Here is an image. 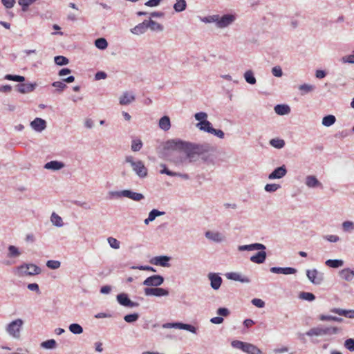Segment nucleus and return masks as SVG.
<instances>
[{"label": "nucleus", "mask_w": 354, "mask_h": 354, "mask_svg": "<svg viewBox=\"0 0 354 354\" xmlns=\"http://www.w3.org/2000/svg\"><path fill=\"white\" fill-rule=\"evenodd\" d=\"M194 118L196 120L199 121V122H201L203 121L207 120V114L205 112H198L195 113Z\"/></svg>", "instance_id": "obj_64"}, {"label": "nucleus", "mask_w": 354, "mask_h": 354, "mask_svg": "<svg viewBox=\"0 0 354 354\" xmlns=\"http://www.w3.org/2000/svg\"><path fill=\"white\" fill-rule=\"evenodd\" d=\"M69 330L75 334L80 335L83 333V328L79 324L73 323L69 325L68 326Z\"/></svg>", "instance_id": "obj_40"}, {"label": "nucleus", "mask_w": 354, "mask_h": 354, "mask_svg": "<svg viewBox=\"0 0 354 354\" xmlns=\"http://www.w3.org/2000/svg\"><path fill=\"white\" fill-rule=\"evenodd\" d=\"M342 229L345 232H350L354 230V223L351 221H346L342 223Z\"/></svg>", "instance_id": "obj_51"}, {"label": "nucleus", "mask_w": 354, "mask_h": 354, "mask_svg": "<svg viewBox=\"0 0 354 354\" xmlns=\"http://www.w3.org/2000/svg\"><path fill=\"white\" fill-rule=\"evenodd\" d=\"M330 312L351 319L354 318V310H344L341 308H334L330 310Z\"/></svg>", "instance_id": "obj_27"}, {"label": "nucleus", "mask_w": 354, "mask_h": 354, "mask_svg": "<svg viewBox=\"0 0 354 354\" xmlns=\"http://www.w3.org/2000/svg\"><path fill=\"white\" fill-rule=\"evenodd\" d=\"M147 23V20H145L142 23L138 24L134 28L131 29V32L137 35L145 33L148 28Z\"/></svg>", "instance_id": "obj_24"}, {"label": "nucleus", "mask_w": 354, "mask_h": 354, "mask_svg": "<svg viewBox=\"0 0 354 354\" xmlns=\"http://www.w3.org/2000/svg\"><path fill=\"white\" fill-rule=\"evenodd\" d=\"M107 241H108L109 245L112 248H113V249H119L120 248V243L116 239H115L113 237H109Z\"/></svg>", "instance_id": "obj_60"}, {"label": "nucleus", "mask_w": 354, "mask_h": 354, "mask_svg": "<svg viewBox=\"0 0 354 354\" xmlns=\"http://www.w3.org/2000/svg\"><path fill=\"white\" fill-rule=\"evenodd\" d=\"M339 277L346 281L350 282L354 278V270L351 268H344L339 272Z\"/></svg>", "instance_id": "obj_23"}, {"label": "nucleus", "mask_w": 354, "mask_h": 354, "mask_svg": "<svg viewBox=\"0 0 354 354\" xmlns=\"http://www.w3.org/2000/svg\"><path fill=\"white\" fill-rule=\"evenodd\" d=\"M236 19L235 14H225L223 16L218 15L217 21V28H225L232 24Z\"/></svg>", "instance_id": "obj_8"}, {"label": "nucleus", "mask_w": 354, "mask_h": 354, "mask_svg": "<svg viewBox=\"0 0 354 354\" xmlns=\"http://www.w3.org/2000/svg\"><path fill=\"white\" fill-rule=\"evenodd\" d=\"M64 164L62 162L57 160H51L44 165L46 169L57 171L64 167Z\"/></svg>", "instance_id": "obj_26"}, {"label": "nucleus", "mask_w": 354, "mask_h": 354, "mask_svg": "<svg viewBox=\"0 0 354 354\" xmlns=\"http://www.w3.org/2000/svg\"><path fill=\"white\" fill-rule=\"evenodd\" d=\"M267 254L265 250H260L255 254L250 257V260L255 263L261 264L265 262Z\"/></svg>", "instance_id": "obj_22"}, {"label": "nucleus", "mask_w": 354, "mask_h": 354, "mask_svg": "<svg viewBox=\"0 0 354 354\" xmlns=\"http://www.w3.org/2000/svg\"><path fill=\"white\" fill-rule=\"evenodd\" d=\"M299 89L301 91H304V93H307L313 91L315 89V86L310 85V84H304L299 86Z\"/></svg>", "instance_id": "obj_61"}, {"label": "nucleus", "mask_w": 354, "mask_h": 354, "mask_svg": "<svg viewBox=\"0 0 354 354\" xmlns=\"http://www.w3.org/2000/svg\"><path fill=\"white\" fill-rule=\"evenodd\" d=\"M266 249V245L259 243L240 245L238 248L239 251L265 250Z\"/></svg>", "instance_id": "obj_18"}, {"label": "nucleus", "mask_w": 354, "mask_h": 354, "mask_svg": "<svg viewBox=\"0 0 354 354\" xmlns=\"http://www.w3.org/2000/svg\"><path fill=\"white\" fill-rule=\"evenodd\" d=\"M41 347L46 349H53L56 347V341L53 339H48L41 344Z\"/></svg>", "instance_id": "obj_44"}, {"label": "nucleus", "mask_w": 354, "mask_h": 354, "mask_svg": "<svg viewBox=\"0 0 354 354\" xmlns=\"http://www.w3.org/2000/svg\"><path fill=\"white\" fill-rule=\"evenodd\" d=\"M160 167L162 169L160 171V173L162 174H167L169 176H179L183 179L187 180L189 178V176L187 174H181V173H177L174 172L168 169L167 166L165 164H160Z\"/></svg>", "instance_id": "obj_21"}, {"label": "nucleus", "mask_w": 354, "mask_h": 354, "mask_svg": "<svg viewBox=\"0 0 354 354\" xmlns=\"http://www.w3.org/2000/svg\"><path fill=\"white\" fill-rule=\"evenodd\" d=\"M227 279L236 281H240L241 283H250V279L246 276H243L239 272H232L225 274Z\"/></svg>", "instance_id": "obj_15"}, {"label": "nucleus", "mask_w": 354, "mask_h": 354, "mask_svg": "<svg viewBox=\"0 0 354 354\" xmlns=\"http://www.w3.org/2000/svg\"><path fill=\"white\" fill-rule=\"evenodd\" d=\"M299 297L301 299L306 300L308 301H312L315 299V296L313 293L308 292H300Z\"/></svg>", "instance_id": "obj_53"}, {"label": "nucleus", "mask_w": 354, "mask_h": 354, "mask_svg": "<svg viewBox=\"0 0 354 354\" xmlns=\"http://www.w3.org/2000/svg\"><path fill=\"white\" fill-rule=\"evenodd\" d=\"M55 63L59 66H64L68 64L69 60L64 56L57 55L54 58Z\"/></svg>", "instance_id": "obj_49"}, {"label": "nucleus", "mask_w": 354, "mask_h": 354, "mask_svg": "<svg viewBox=\"0 0 354 354\" xmlns=\"http://www.w3.org/2000/svg\"><path fill=\"white\" fill-rule=\"evenodd\" d=\"M164 282V277L161 275H152L147 277L142 283L144 286L148 287H158L162 285Z\"/></svg>", "instance_id": "obj_12"}, {"label": "nucleus", "mask_w": 354, "mask_h": 354, "mask_svg": "<svg viewBox=\"0 0 354 354\" xmlns=\"http://www.w3.org/2000/svg\"><path fill=\"white\" fill-rule=\"evenodd\" d=\"M280 187H281V186L279 184H275V183L267 184V185H266L264 189L267 192L272 193V192H276Z\"/></svg>", "instance_id": "obj_57"}, {"label": "nucleus", "mask_w": 354, "mask_h": 354, "mask_svg": "<svg viewBox=\"0 0 354 354\" xmlns=\"http://www.w3.org/2000/svg\"><path fill=\"white\" fill-rule=\"evenodd\" d=\"M124 162L129 163L133 171L140 178H144L147 176L148 170L142 161L136 160L133 156H127L125 157Z\"/></svg>", "instance_id": "obj_4"}, {"label": "nucleus", "mask_w": 354, "mask_h": 354, "mask_svg": "<svg viewBox=\"0 0 354 354\" xmlns=\"http://www.w3.org/2000/svg\"><path fill=\"white\" fill-rule=\"evenodd\" d=\"M205 237L216 243H221L225 241V236L219 232L207 231L205 232Z\"/></svg>", "instance_id": "obj_19"}, {"label": "nucleus", "mask_w": 354, "mask_h": 354, "mask_svg": "<svg viewBox=\"0 0 354 354\" xmlns=\"http://www.w3.org/2000/svg\"><path fill=\"white\" fill-rule=\"evenodd\" d=\"M4 79L18 82H23L25 81V77L24 76L11 74H8L5 75Z\"/></svg>", "instance_id": "obj_50"}, {"label": "nucleus", "mask_w": 354, "mask_h": 354, "mask_svg": "<svg viewBox=\"0 0 354 354\" xmlns=\"http://www.w3.org/2000/svg\"><path fill=\"white\" fill-rule=\"evenodd\" d=\"M170 259L171 258L166 255L158 256L153 258L151 261V263L156 266L169 267L170 265L169 263V261H170Z\"/></svg>", "instance_id": "obj_17"}, {"label": "nucleus", "mask_w": 354, "mask_h": 354, "mask_svg": "<svg viewBox=\"0 0 354 354\" xmlns=\"http://www.w3.org/2000/svg\"><path fill=\"white\" fill-rule=\"evenodd\" d=\"M52 86L53 87L57 88V91H62L63 90H64L66 88V85L63 82V80L54 82H53Z\"/></svg>", "instance_id": "obj_63"}, {"label": "nucleus", "mask_w": 354, "mask_h": 354, "mask_svg": "<svg viewBox=\"0 0 354 354\" xmlns=\"http://www.w3.org/2000/svg\"><path fill=\"white\" fill-rule=\"evenodd\" d=\"M339 330V329L336 326H319L310 328L306 333V335L309 337L330 336L338 333Z\"/></svg>", "instance_id": "obj_3"}, {"label": "nucleus", "mask_w": 354, "mask_h": 354, "mask_svg": "<svg viewBox=\"0 0 354 354\" xmlns=\"http://www.w3.org/2000/svg\"><path fill=\"white\" fill-rule=\"evenodd\" d=\"M196 127H198L201 131H203L207 133H209L211 130L213 129L211 122L208 120H205L201 122L197 123Z\"/></svg>", "instance_id": "obj_32"}, {"label": "nucleus", "mask_w": 354, "mask_h": 354, "mask_svg": "<svg viewBox=\"0 0 354 354\" xmlns=\"http://www.w3.org/2000/svg\"><path fill=\"white\" fill-rule=\"evenodd\" d=\"M17 272L19 277L34 276L39 274L41 269L33 263H23L17 268Z\"/></svg>", "instance_id": "obj_5"}, {"label": "nucleus", "mask_w": 354, "mask_h": 354, "mask_svg": "<svg viewBox=\"0 0 354 354\" xmlns=\"http://www.w3.org/2000/svg\"><path fill=\"white\" fill-rule=\"evenodd\" d=\"M165 214V212L159 211L156 209H153L149 213V220H151V221H154L156 217L162 216Z\"/></svg>", "instance_id": "obj_52"}, {"label": "nucleus", "mask_w": 354, "mask_h": 354, "mask_svg": "<svg viewBox=\"0 0 354 354\" xmlns=\"http://www.w3.org/2000/svg\"><path fill=\"white\" fill-rule=\"evenodd\" d=\"M162 328H178V329H183L185 328V324L175 322V323H166L162 325Z\"/></svg>", "instance_id": "obj_42"}, {"label": "nucleus", "mask_w": 354, "mask_h": 354, "mask_svg": "<svg viewBox=\"0 0 354 354\" xmlns=\"http://www.w3.org/2000/svg\"><path fill=\"white\" fill-rule=\"evenodd\" d=\"M336 118L333 115H328L322 119V124L325 127H330L335 124Z\"/></svg>", "instance_id": "obj_39"}, {"label": "nucleus", "mask_w": 354, "mask_h": 354, "mask_svg": "<svg viewBox=\"0 0 354 354\" xmlns=\"http://www.w3.org/2000/svg\"><path fill=\"white\" fill-rule=\"evenodd\" d=\"M244 353L247 354H261V351L257 348L255 345L247 343Z\"/></svg>", "instance_id": "obj_34"}, {"label": "nucleus", "mask_w": 354, "mask_h": 354, "mask_svg": "<svg viewBox=\"0 0 354 354\" xmlns=\"http://www.w3.org/2000/svg\"><path fill=\"white\" fill-rule=\"evenodd\" d=\"M46 266L53 270L58 269L61 266V262L56 260H48L46 262Z\"/></svg>", "instance_id": "obj_56"}, {"label": "nucleus", "mask_w": 354, "mask_h": 354, "mask_svg": "<svg viewBox=\"0 0 354 354\" xmlns=\"http://www.w3.org/2000/svg\"><path fill=\"white\" fill-rule=\"evenodd\" d=\"M147 22H148L147 23L148 28H150L151 30L159 31V32L163 30V26L160 24L156 22L152 19H149V21H147Z\"/></svg>", "instance_id": "obj_35"}, {"label": "nucleus", "mask_w": 354, "mask_h": 354, "mask_svg": "<svg viewBox=\"0 0 354 354\" xmlns=\"http://www.w3.org/2000/svg\"><path fill=\"white\" fill-rule=\"evenodd\" d=\"M139 318V315L138 313H132L127 315L124 317V319L127 323H133L136 322Z\"/></svg>", "instance_id": "obj_54"}, {"label": "nucleus", "mask_w": 354, "mask_h": 354, "mask_svg": "<svg viewBox=\"0 0 354 354\" xmlns=\"http://www.w3.org/2000/svg\"><path fill=\"white\" fill-rule=\"evenodd\" d=\"M248 342H244L240 340H233L231 342V345L233 348L245 351Z\"/></svg>", "instance_id": "obj_43"}, {"label": "nucleus", "mask_w": 354, "mask_h": 354, "mask_svg": "<svg viewBox=\"0 0 354 354\" xmlns=\"http://www.w3.org/2000/svg\"><path fill=\"white\" fill-rule=\"evenodd\" d=\"M165 149L171 151L167 160L174 164L176 167L185 166L192 162L189 153L185 152L183 149L168 148L167 147V142L165 145Z\"/></svg>", "instance_id": "obj_2"}, {"label": "nucleus", "mask_w": 354, "mask_h": 354, "mask_svg": "<svg viewBox=\"0 0 354 354\" xmlns=\"http://www.w3.org/2000/svg\"><path fill=\"white\" fill-rule=\"evenodd\" d=\"M36 0H18V3L22 7L23 11H26L28 8Z\"/></svg>", "instance_id": "obj_58"}, {"label": "nucleus", "mask_w": 354, "mask_h": 354, "mask_svg": "<svg viewBox=\"0 0 354 354\" xmlns=\"http://www.w3.org/2000/svg\"><path fill=\"white\" fill-rule=\"evenodd\" d=\"M142 147V142L140 139H134L131 142V149L133 151H139Z\"/></svg>", "instance_id": "obj_46"}, {"label": "nucleus", "mask_w": 354, "mask_h": 354, "mask_svg": "<svg viewBox=\"0 0 354 354\" xmlns=\"http://www.w3.org/2000/svg\"><path fill=\"white\" fill-rule=\"evenodd\" d=\"M287 174L286 167L283 165L277 167L272 172L268 175L269 180L280 179L284 177Z\"/></svg>", "instance_id": "obj_14"}, {"label": "nucleus", "mask_w": 354, "mask_h": 354, "mask_svg": "<svg viewBox=\"0 0 354 354\" xmlns=\"http://www.w3.org/2000/svg\"><path fill=\"white\" fill-rule=\"evenodd\" d=\"M319 319L320 321H335L337 322L343 321V319L341 317L325 315H320Z\"/></svg>", "instance_id": "obj_47"}, {"label": "nucleus", "mask_w": 354, "mask_h": 354, "mask_svg": "<svg viewBox=\"0 0 354 354\" xmlns=\"http://www.w3.org/2000/svg\"><path fill=\"white\" fill-rule=\"evenodd\" d=\"M306 275L308 279L315 285H319L324 280L322 273H319L316 269L307 270Z\"/></svg>", "instance_id": "obj_10"}, {"label": "nucleus", "mask_w": 354, "mask_h": 354, "mask_svg": "<svg viewBox=\"0 0 354 354\" xmlns=\"http://www.w3.org/2000/svg\"><path fill=\"white\" fill-rule=\"evenodd\" d=\"M344 346L351 352L354 351V339L349 338L344 342Z\"/></svg>", "instance_id": "obj_62"}, {"label": "nucleus", "mask_w": 354, "mask_h": 354, "mask_svg": "<svg viewBox=\"0 0 354 354\" xmlns=\"http://www.w3.org/2000/svg\"><path fill=\"white\" fill-rule=\"evenodd\" d=\"M305 183L306 186L310 188H315L317 187H322V184L314 176H308L306 178Z\"/></svg>", "instance_id": "obj_28"}, {"label": "nucleus", "mask_w": 354, "mask_h": 354, "mask_svg": "<svg viewBox=\"0 0 354 354\" xmlns=\"http://www.w3.org/2000/svg\"><path fill=\"white\" fill-rule=\"evenodd\" d=\"M31 128L37 132H41L46 128V122L40 118H36L30 124Z\"/></svg>", "instance_id": "obj_16"}, {"label": "nucleus", "mask_w": 354, "mask_h": 354, "mask_svg": "<svg viewBox=\"0 0 354 354\" xmlns=\"http://www.w3.org/2000/svg\"><path fill=\"white\" fill-rule=\"evenodd\" d=\"M8 250L7 257L9 258H17L21 255V252L19 248L15 245H9Z\"/></svg>", "instance_id": "obj_33"}, {"label": "nucleus", "mask_w": 354, "mask_h": 354, "mask_svg": "<svg viewBox=\"0 0 354 354\" xmlns=\"http://www.w3.org/2000/svg\"><path fill=\"white\" fill-rule=\"evenodd\" d=\"M159 127L164 130L168 131L171 127L170 119L168 116H163L159 120Z\"/></svg>", "instance_id": "obj_31"}, {"label": "nucleus", "mask_w": 354, "mask_h": 354, "mask_svg": "<svg viewBox=\"0 0 354 354\" xmlns=\"http://www.w3.org/2000/svg\"><path fill=\"white\" fill-rule=\"evenodd\" d=\"M23 324L24 321L21 319H17L6 326V330L10 336L19 339Z\"/></svg>", "instance_id": "obj_7"}, {"label": "nucleus", "mask_w": 354, "mask_h": 354, "mask_svg": "<svg viewBox=\"0 0 354 354\" xmlns=\"http://www.w3.org/2000/svg\"><path fill=\"white\" fill-rule=\"evenodd\" d=\"M50 221L55 226L62 227L63 226V221L61 216L56 213L53 212L50 216Z\"/></svg>", "instance_id": "obj_41"}, {"label": "nucleus", "mask_w": 354, "mask_h": 354, "mask_svg": "<svg viewBox=\"0 0 354 354\" xmlns=\"http://www.w3.org/2000/svg\"><path fill=\"white\" fill-rule=\"evenodd\" d=\"M207 278L210 281V286L212 289L217 290L220 288L223 279L218 273L209 272Z\"/></svg>", "instance_id": "obj_13"}, {"label": "nucleus", "mask_w": 354, "mask_h": 354, "mask_svg": "<svg viewBox=\"0 0 354 354\" xmlns=\"http://www.w3.org/2000/svg\"><path fill=\"white\" fill-rule=\"evenodd\" d=\"M146 296L163 297L169 295V291L166 289L158 287H147L144 289Z\"/></svg>", "instance_id": "obj_9"}, {"label": "nucleus", "mask_w": 354, "mask_h": 354, "mask_svg": "<svg viewBox=\"0 0 354 354\" xmlns=\"http://www.w3.org/2000/svg\"><path fill=\"white\" fill-rule=\"evenodd\" d=\"M135 100V96L129 92H124L120 97V104L121 105H127Z\"/></svg>", "instance_id": "obj_29"}, {"label": "nucleus", "mask_w": 354, "mask_h": 354, "mask_svg": "<svg viewBox=\"0 0 354 354\" xmlns=\"http://www.w3.org/2000/svg\"><path fill=\"white\" fill-rule=\"evenodd\" d=\"M176 2L174 5V9L176 12H180L186 9L187 3L185 0H176Z\"/></svg>", "instance_id": "obj_38"}, {"label": "nucleus", "mask_w": 354, "mask_h": 354, "mask_svg": "<svg viewBox=\"0 0 354 354\" xmlns=\"http://www.w3.org/2000/svg\"><path fill=\"white\" fill-rule=\"evenodd\" d=\"M218 19V15H214L208 17H205L201 19V21L205 23H215L216 25L217 26Z\"/></svg>", "instance_id": "obj_55"}, {"label": "nucleus", "mask_w": 354, "mask_h": 354, "mask_svg": "<svg viewBox=\"0 0 354 354\" xmlns=\"http://www.w3.org/2000/svg\"><path fill=\"white\" fill-rule=\"evenodd\" d=\"M111 197L122 198L125 197L134 201H140L145 198V196L141 193L134 192L130 189H124L121 191H111L109 192Z\"/></svg>", "instance_id": "obj_6"}, {"label": "nucleus", "mask_w": 354, "mask_h": 354, "mask_svg": "<svg viewBox=\"0 0 354 354\" xmlns=\"http://www.w3.org/2000/svg\"><path fill=\"white\" fill-rule=\"evenodd\" d=\"M274 111L279 115H284L290 113V108L287 104H277L274 106Z\"/></svg>", "instance_id": "obj_30"}, {"label": "nucleus", "mask_w": 354, "mask_h": 354, "mask_svg": "<svg viewBox=\"0 0 354 354\" xmlns=\"http://www.w3.org/2000/svg\"><path fill=\"white\" fill-rule=\"evenodd\" d=\"M325 263L330 268H337L344 265V261L341 259H328Z\"/></svg>", "instance_id": "obj_36"}, {"label": "nucleus", "mask_w": 354, "mask_h": 354, "mask_svg": "<svg viewBox=\"0 0 354 354\" xmlns=\"http://www.w3.org/2000/svg\"><path fill=\"white\" fill-rule=\"evenodd\" d=\"M340 62L342 64H354V51L351 55L343 56Z\"/></svg>", "instance_id": "obj_59"}, {"label": "nucleus", "mask_w": 354, "mask_h": 354, "mask_svg": "<svg viewBox=\"0 0 354 354\" xmlns=\"http://www.w3.org/2000/svg\"><path fill=\"white\" fill-rule=\"evenodd\" d=\"M270 271L272 273L274 274H295L297 272V270L294 268L291 267H286V268H281V267H272L270 269Z\"/></svg>", "instance_id": "obj_20"}, {"label": "nucleus", "mask_w": 354, "mask_h": 354, "mask_svg": "<svg viewBox=\"0 0 354 354\" xmlns=\"http://www.w3.org/2000/svg\"><path fill=\"white\" fill-rule=\"evenodd\" d=\"M270 144L277 149H281L285 146V141L282 139L274 138L270 141Z\"/></svg>", "instance_id": "obj_48"}, {"label": "nucleus", "mask_w": 354, "mask_h": 354, "mask_svg": "<svg viewBox=\"0 0 354 354\" xmlns=\"http://www.w3.org/2000/svg\"><path fill=\"white\" fill-rule=\"evenodd\" d=\"M244 78L245 81L250 84H254L257 82V80L254 75V73L251 70H248L244 73Z\"/></svg>", "instance_id": "obj_37"}, {"label": "nucleus", "mask_w": 354, "mask_h": 354, "mask_svg": "<svg viewBox=\"0 0 354 354\" xmlns=\"http://www.w3.org/2000/svg\"><path fill=\"white\" fill-rule=\"evenodd\" d=\"M118 302L122 306L133 308L138 307L139 304L137 302L132 301L126 293L118 294L116 297Z\"/></svg>", "instance_id": "obj_11"}, {"label": "nucleus", "mask_w": 354, "mask_h": 354, "mask_svg": "<svg viewBox=\"0 0 354 354\" xmlns=\"http://www.w3.org/2000/svg\"><path fill=\"white\" fill-rule=\"evenodd\" d=\"M95 45L97 48L104 50L108 46V42L104 38H98L95 41Z\"/></svg>", "instance_id": "obj_45"}, {"label": "nucleus", "mask_w": 354, "mask_h": 354, "mask_svg": "<svg viewBox=\"0 0 354 354\" xmlns=\"http://www.w3.org/2000/svg\"><path fill=\"white\" fill-rule=\"evenodd\" d=\"M37 86L36 83L19 84L17 85V91L21 93H28L33 91Z\"/></svg>", "instance_id": "obj_25"}, {"label": "nucleus", "mask_w": 354, "mask_h": 354, "mask_svg": "<svg viewBox=\"0 0 354 354\" xmlns=\"http://www.w3.org/2000/svg\"><path fill=\"white\" fill-rule=\"evenodd\" d=\"M167 147L183 149L185 152L189 153L192 161L195 155H203L212 150V146L207 143L195 144L180 140H168L167 142Z\"/></svg>", "instance_id": "obj_1"}]
</instances>
